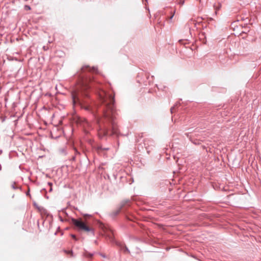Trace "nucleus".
<instances>
[{
  "label": "nucleus",
  "mask_w": 261,
  "mask_h": 261,
  "mask_svg": "<svg viewBox=\"0 0 261 261\" xmlns=\"http://www.w3.org/2000/svg\"><path fill=\"white\" fill-rule=\"evenodd\" d=\"M98 90L99 96L102 103L104 105L103 109V116L109 122L110 127L104 124L103 128L100 129L98 135L100 138L108 135H116L118 134L117 125L114 121L116 110L115 107L114 94L108 93L101 87H96Z\"/></svg>",
  "instance_id": "1"
},
{
  "label": "nucleus",
  "mask_w": 261,
  "mask_h": 261,
  "mask_svg": "<svg viewBox=\"0 0 261 261\" xmlns=\"http://www.w3.org/2000/svg\"><path fill=\"white\" fill-rule=\"evenodd\" d=\"M12 188H13V189H16V188H15V187L14 186V185H13L12 186Z\"/></svg>",
  "instance_id": "10"
},
{
  "label": "nucleus",
  "mask_w": 261,
  "mask_h": 261,
  "mask_svg": "<svg viewBox=\"0 0 261 261\" xmlns=\"http://www.w3.org/2000/svg\"><path fill=\"white\" fill-rule=\"evenodd\" d=\"M85 109L88 110V108L86 107V108H85Z\"/></svg>",
  "instance_id": "15"
},
{
  "label": "nucleus",
  "mask_w": 261,
  "mask_h": 261,
  "mask_svg": "<svg viewBox=\"0 0 261 261\" xmlns=\"http://www.w3.org/2000/svg\"><path fill=\"white\" fill-rule=\"evenodd\" d=\"M107 236L109 238L110 240L112 241L113 240V232L111 230H110L107 232Z\"/></svg>",
  "instance_id": "5"
},
{
  "label": "nucleus",
  "mask_w": 261,
  "mask_h": 261,
  "mask_svg": "<svg viewBox=\"0 0 261 261\" xmlns=\"http://www.w3.org/2000/svg\"><path fill=\"white\" fill-rule=\"evenodd\" d=\"M71 237L74 239L75 240H77V239L76 238V236L74 234H71Z\"/></svg>",
  "instance_id": "7"
},
{
  "label": "nucleus",
  "mask_w": 261,
  "mask_h": 261,
  "mask_svg": "<svg viewBox=\"0 0 261 261\" xmlns=\"http://www.w3.org/2000/svg\"><path fill=\"white\" fill-rule=\"evenodd\" d=\"M25 8H26V9L27 10H30L31 9V8L29 6H27V5H25Z\"/></svg>",
  "instance_id": "8"
},
{
  "label": "nucleus",
  "mask_w": 261,
  "mask_h": 261,
  "mask_svg": "<svg viewBox=\"0 0 261 261\" xmlns=\"http://www.w3.org/2000/svg\"><path fill=\"white\" fill-rule=\"evenodd\" d=\"M174 108H175V106H174V107H172V108L170 109V111H171V113H173V110H174Z\"/></svg>",
  "instance_id": "9"
},
{
  "label": "nucleus",
  "mask_w": 261,
  "mask_h": 261,
  "mask_svg": "<svg viewBox=\"0 0 261 261\" xmlns=\"http://www.w3.org/2000/svg\"><path fill=\"white\" fill-rule=\"evenodd\" d=\"M52 191V188H50V190H49V191Z\"/></svg>",
  "instance_id": "14"
},
{
  "label": "nucleus",
  "mask_w": 261,
  "mask_h": 261,
  "mask_svg": "<svg viewBox=\"0 0 261 261\" xmlns=\"http://www.w3.org/2000/svg\"><path fill=\"white\" fill-rule=\"evenodd\" d=\"M95 82H91L90 85H87L86 83H83V85L81 87V91L80 93L77 94H73L72 95L73 104L75 105L76 103L80 102V99L79 97L80 94L88 96V94L86 91L92 88V87L95 86Z\"/></svg>",
  "instance_id": "3"
},
{
  "label": "nucleus",
  "mask_w": 261,
  "mask_h": 261,
  "mask_svg": "<svg viewBox=\"0 0 261 261\" xmlns=\"http://www.w3.org/2000/svg\"><path fill=\"white\" fill-rule=\"evenodd\" d=\"M120 211V208H119V210H117L115 212H114V216H116L119 213Z\"/></svg>",
  "instance_id": "6"
},
{
  "label": "nucleus",
  "mask_w": 261,
  "mask_h": 261,
  "mask_svg": "<svg viewBox=\"0 0 261 261\" xmlns=\"http://www.w3.org/2000/svg\"><path fill=\"white\" fill-rule=\"evenodd\" d=\"M48 184L50 186H51L52 185V184L51 182H48Z\"/></svg>",
  "instance_id": "11"
},
{
  "label": "nucleus",
  "mask_w": 261,
  "mask_h": 261,
  "mask_svg": "<svg viewBox=\"0 0 261 261\" xmlns=\"http://www.w3.org/2000/svg\"><path fill=\"white\" fill-rule=\"evenodd\" d=\"M173 17V15H172V16H171L170 18H171V19H172Z\"/></svg>",
  "instance_id": "13"
},
{
  "label": "nucleus",
  "mask_w": 261,
  "mask_h": 261,
  "mask_svg": "<svg viewBox=\"0 0 261 261\" xmlns=\"http://www.w3.org/2000/svg\"><path fill=\"white\" fill-rule=\"evenodd\" d=\"M92 255H93V254H90V257H92Z\"/></svg>",
  "instance_id": "12"
},
{
  "label": "nucleus",
  "mask_w": 261,
  "mask_h": 261,
  "mask_svg": "<svg viewBox=\"0 0 261 261\" xmlns=\"http://www.w3.org/2000/svg\"><path fill=\"white\" fill-rule=\"evenodd\" d=\"M72 223L75 226L79 231H84L88 233H90L92 236H94V230L93 228L89 227L82 221L81 219H76L72 218L71 219Z\"/></svg>",
  "instance_id": "2"
},
{
  "label": "nucleus",
  "mask_w": 261,
  "mask_h": 261,
  "mask_svg": "<svg viewBox=\"0 0 261 261\" xmlns=\"http://www.w3.org/2000/svg\"><path fill=\"white\" fill-rule=\"evenodd\" d=\"M86 72H90L92 73H96L97 72V68L95 67H90L88 65L83 66L80 72V75L82 76V79L87 78L85 75H82V74L86 73Z\"/></svg>",
  "instance_id": "4"
},
{
  "label": "nucleus",
  "mask_w": 261,
  "mask_h": 261,
  "mask_svg": "<svg viewBox=\"0 0 261 261\" xmlns=\"http://www.w3.org/2000/svg\"><path fill=\"white\" fill-rule=\"evenodd\" d=\"M104 149H105V150H108V148H104Z\"/></svg>",
  "instance_id": "16"
}]
</instances>
